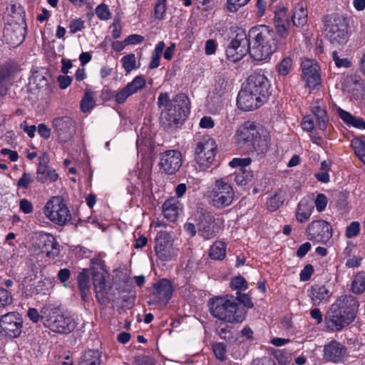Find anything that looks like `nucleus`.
Listing matches in <instances>:
<instances>
[{"label": "nucleus", "instance_id": "f257e3e1", "mask_svg": "<svg viewBox=\"0 0 365 365\" xmlns=\"http://www.w3.org/2000/svg\"><path fill=\"white\" fill-rule=\"evenodd\" d=\"M276 31L264 24L252 26L248 31L250 55L255 61H265L278 49Z\"/></svg>", "mask_w": 365, "mask_h": 365}, {"label": "nucleus", "instance_id": "f03ea898", "mask_svg": "<svg viewBox=\"0 0 365 365\" xmlns=\"http://www.w3.org/2000/svg\"><path fill=\"white\" fill-rule=\"evenodd\" d=\"M359 303L351 295H342L331 305L325 317L327 327L339 331L351 324L358 313Z\"/></svg>", "mask_w": 365, "mask_h": 365}, {"label": "nucleus", "instance_id": "7ed1b4c3", "mask_svg": "<svg viewBox=\"0 0 365 365\" xmlns=\"http://www.w3.org/2000/svg\"><path fill=\"white\" fill-rule=\"evenodd\" d=\"M188 103V98L183 93H178L170 100L167 93H160L158 98V106L165 107L160 117L162 126L170 128L182 124L190 111Z\"/></svg>", "mask_w": 365, "mask_h": 365}, {"label": "nucleus", "instance_id": "20e7f679", "mask_svg": "<svg viewBox=\"0 0 365 365\" xmlns=\"http://www.w3.org/2000/svg\"><path fill=\"white\" fill-rule=\"evenodd\" d=\"M211 314L216 319L230 324L241 323L245 312L232 295L215 297L208 302Z\"/></svg>", "mask_w": 365, "mask_h": 365}, {"label": "nucleus", "instance_id": "39448f33", "mask_svg": "<svg viewBox=\"0 0 365 365\" xmlns=\"http://www.w3.org/2000/svg\"><path fill=\"white\" fill-rule=\"evenodd\" d=\"M41 312L44 326L53 332L68 334L76 327L74 319L58 309L43 307Z\"/></svg>", "mask_w": 365, "mask_h": 365}, {"label": "nucleus", "instance_id": "423d86ee", "mask_svg": "<svg viewBox=\"0 0 365 365\" xmlns=\"http://www.w3.org/2000/svg\"><path fill=\"white\" fill-rule=\"evenodd\" d=\"M326 37L334 46H342L349 38V24L346 19L339 14L327 16L324 19Z\"/></svg>", "mask_w": 365, "mask_h": 365}, {"label": "nucleus", "instance_id": "0eeeda50", "mask_svg": "<svg viewBox=\"0 0 365 365\" xmlns=\"http://www.w3.org/2000/svg\"><path fill=\"white\" fill-rule=\"evenodd\" d=\"M45 217L53 224L66 225L71 220L70 210L61 196L51 197L43 207Z\"/></svg>", "mask_w": 365, "mask_h": 365}, {"label": "nucleus", "instance_id": "6e6552de", "mask_svg": "<svg viewBox=\"0 0 365 365\" xmlns=\"http://www.w3.org/2000/svg\"><path fill=\"white\" fill-rule=\"evenodd\" d=\"M217 144L209 135H204L195 143V160L202 170L210 168L215 158Z\"/></svg>", "mask_w": 365, "mask_h": 365}, {"label": "nucleus", "instance_id": "1a4fd4ad", "mask_svg": "<svg viewBox=\"0 0 365 365\" xmlns=\"http://www.w3.org/2000/svg\"><path fill=\"white\" fill-rule=\"evenodd\" d=\"M235 192L232 185L224 179L216 180L212 190L209 193L212 205L217 208L227 207L234 200Z\"/></svg>", "mask_w": 365, "mask_h": 365}, {"label": "nucleus", "instance_id": "9d476101", "mask_svg": "<svg viewBox=\"0 0 365 365\" xmlns=\"http://www.w3.org/2000/svg\"><path fill=\"white\" fill-rule=\"evenodd\" d=\"M307 239L317 243L327 244L332 237L331 225L323 220H314L306 229Z\"/></svg>", "mask_w": 365, "mask_h": 365}, {"label": "nucleus", "instance_id": "9b49d317", "mask_svg": "<svg viewBox=\"0 0 365 365\" xmlns=\"http://www.w3.org/2000/svg\"><path fill=\"white\" fill-rule=\"evenodd\" d=\"M154 248L156 255L161 261H170L178 255V250L173 246L171 236L165 232L158 233Z\"/></svg>", "mask_w": 365, "mask_h": 365}, {"label": "nucleus", "instance_id": "f8f14e48", "mask_svg": "<svg viewBox=\"0 0 365 365\" xmlns=\"http://www.w3.org/2000/svg\"><path fill=\"white\" fill-rule=\"evenodd\" d=\"M198 232L205 240L214 238L223 227V220L215 218L211 213H202L200 217Z\"/></svg>", "mask_w": 365, "mask_h": 365}, {"label": "nucleus", "instance_id": "ddd939ff", "mask_svg": "<svg viewBox=\"0 0 365 365\" xmlns=\"http://www.w3.org/2000/svg\"><path fill=\"white\" fill-rule=\"evenodd\" d=\"M245 86L264 101L271 93L269 81L262 71L251 74Z\"/></svg>", "mask_w": 365, "mask_h": 365}, {"label": "nucleus", "instance_id": "4468645a", "mask_svg": "<svg viewBox=\"0 0 365 365\" xmlns=\"http://www.w3.org/2000/svg\"><path fill=\"white\" fill-rule=\"evenodd\" d=\"M250 53V43L245 33L237 34L226 49L228 59L233 62L240 61L247 53Z\"/></svg>", "mask_w": 365, "mask_h": 365}, {"label": "nucleus", "instance_id": "2eb2a0df", "mask_svg": "<svg viewBox=\"0 0 365 365\" xmlns=\"http://www.w3.org/2000/svg\"><path fill=\"white\" fill-rule=\"evenodd\" d=\"M182 164V156L178 150H169L160 155V170L168 175L175 174Z\"/></svg>", "mask_w": 365, "mask_h": 365}, {"label": "nucleus", "instance_id": "dca6fc26", "mask_svg": "<svg viewBox=\"0 0 365 365\" xmlns=\"http://www.w3.org/2000/svg\"><path fill=\"white\" fill-rule=\"evenodd\" d=\"M302 70V79L305 81L307 87L310 90L317 88L321 84L319 66L317 62L312 59L306 58L301 63Z\"/></svg>", "mask_w": 365, "mask_h": 365}, {"label": "nucleus", "instance_id": "f3484780", "mask_svg": "<svg viewBox=\"0 0 365 365\" xmlns=\"http://www.w3.org/2000/svg\"><path fill=\"white\" fill-rule=\"evenodd\" d=\"M1 332L10 337H17L21 331L22 321L19 314L9 312L0 318Z\"/></svg>", "mask_w": 365, "mask_h": 365}, {"label": "nucleus", "instance_id": "a211bd4d", "mask_svg": "<svg viewBox=\"0 0 365 365\" xmlns=\"http://www.w3.org/2000/svg\"><path fill=\"white\" fill-rule=\"evenodd\" d=\"M273 21L278 37L282 40L287 39L291 33L287 9L285 6L277 9Z\"/></svg>", "mask_w": 365, "mask_h": 365}, {"label": "nucleus", "instance_id": "6ab92c4d", "mask_svg": "<svg viewBox=\"0 0 365 365\" xmlns=\"http://www.w3.org/2000/svg\"><path fill=\"white\" fill-rule=\"evenodd\" d=\"M264 101L253 93L245 86L242 88L237 98V105L240 110L250 111L260 107Z\"/></svg>", "mask_w": 365, "mask_h": 365}, {"label": "nucleus", "instance_id": "aec40b11", "mask_svg": "<svg viewBox=\"0 0 365 365\" xmlns=\"http://www.w3.org/2000/svg\"><path fill=\"white\" fill-rule=\"evenodd\" d=\"M258 133V129L255 123L246 121L240 125L235 134V143L239 146L247 145L250 147V144L253 140L254 136Z\"/></svg>", "mask_w": 365, "mask_h": 365}, {"label": "nucleus", "instance_id": "412c9836", "mask_svg": "<svg viewBox=\"0 0 365 365\" xmlns=\"http://www.w3.org/2000/svg\"><path fill=\"white\" fill-rule=\"evenodd\" d=\"M52 125L63 141H67L75 133L74 122L69 117L56 118L52 121Z\"/></svg>", "mask_w": 365, "mask_h": 365}, {"label": "nucleus", "instance_id": "4be33fe9", "mask_svg": "<svg viewBox=\"0 0 365 365\" xmlns=\"http://www.w3.org/2000/svg\"><path fill=\"white\" fill-rule=\"evenodd\" d=\"M346 354V348L339 342L333 340L324 348V358L334 363L344 361Z\"/></svg>", "mask_w": 365, "mask_h": 365}, {"label": "nucleus", "instance_id": "5701e85b", "mask_svg": "<svg viewBox=\"0 0 365 365\" xmlns=\"http://www.w3.org/2000/svg\"><path fill=\"white\" fill-rule=\"evenodd\" d=\"M38 247L46 257L54 259L60 253L59 246L55 237L48 233L39 235Z\"/></svg>", "mask_w": 365, "mask_h": 365}, {"label": "nucleus", "instance_id": "b1692460", "mask_svg": "<svg viewBox=\"0 0 365 365\" xmlns=\"http://www.w3.org/2000/svg\"><path fill=\"white\" fill-rule=\"evenodd\" d=\"M309 297L312 304L319 306L329 302L331 292L325 285L314 284L311 287Z\"/></svg>", "mask_w": 365, "mask_h": 365}, {"label": "nucleus", "instance_id": "393cba45", "mask_svg": "<svg viewBox=\"0 0 365 365\" xmlns=\"http://www.w3.org/2000/svg\"><path fill=\"white\" fill-rule=\"evenodd\" d=\"M153 295L159 302L167 304L172 297L173 286L170 282L166 279L158 281L155 285Z\"/></svg>", "mask_w": 365, "mask_h": 365}, {"label": "nucleus", "instance_id": "a878e982", "mask_svg": "<svg viewBox=\"0 0 365 365\" xmlns=\"http://www.w3.org/2000/svg\"><path fill=\"white\" fill-rule=\"evenodd\" d=\"M107 274V271L93 272V284L96 292V297L101 304L105 303L106 301V276Z\"/></svg>", "mask_w": 365, "mask_h": 365}, {"label": "nucleus", "instance_id": "bb28decb", "mask_svg": "<svg viewBox=\"0 0 365 365\" xmlns=\"http://www.w3.org/2000/svg\"><path fill=\"white\" fill-rule=\"evenodd\" d=\"M269 142L270 135L269 133L266 130L258 129V133L254 136L250 147L258 153H264L268 150Z\"/></svg>", "mask_w": 365, "mask_h": 365}, {"label": "nucleus", "instance_id": "cd10ccee", "mask_svg": "<svg viewBox=\"0 0 365 365\" xmlns=\"http://www.w3.org/2000/svg\"><path fill=\"white\" fill-rule=\"evenodd\" d=\"M180 210V202L175 197H170L166 200L163 205V214L170 222H174L177 220Z\"/></svg>", "mask_w": 365, "mask_h": 365}, {"label": "nucleus", "instance_id": "c85d7f7f", "mask_svg": "<svg viewBox=\"0 0 365 365\" xmlns=\"http://www.w3.org/2000/svg\"><path fill=\"white\" fill-rule=\"evenodd\" d=\"M308 19V10L306 3L301 1L296 4L292 9V21L298 28L303 27Z\"/></svg>", "mask_w": 365, "mask_h": 365}, {"label": "nucleus", "instance_id": "c756f323", "mask_svg": "<svg viewBox=\"0 0 365 365\" xmlns=\"http://www.w3.org/2000/svg\"><path fill=\"white\" fill-rule=\"evenodd\" d=\"M336 113L344 123L347 126L359 130H365V120L363 118L355 116L339 107L336 108Z\"/></svg>", "mask_w": 365, "mask_h": 365}, {"label": "nucleus", "instance_id": "7c9ffc66", "mask_svg": "<svg viewBox=\"0 0 365 365\" xmlns=\"http://www.w3.org/2000/svg\"><path fill=\"white\" fill-rule=\"evenodd\" d=\"M314 207L312 204L307 199H302L298 203L295 211V217L298 222H307L313 212Z\"/></svg>", "mask_w": 365, "mask_h": 365}, {"label": "nucleus", "instance_id": "2f4dec72", "mask_svg": "<svg viewBox=\"0 0 365 365\" xmlns=\"http://www.w3.org/2000/svg\"><path fill=\"white\" fill-rule=\"evenodd\" d=\"M311 110L317 118V126L319 129L325 130L329 120L323 103L319 101L312 103Z\"/></svg>", "mask_w": 365, "mask_h": 365}, {"label": "nucleus", "instance_id": "473e14b6", "mask_svg": "<svg viewBox=\"0 0 365 365\" xmlns=\"http://www.w3.org/2000/svg\"><path fill=\"white\" fill-rule=\"evenodd\" d=\"M38 181L44 183L46 182H56L58 178V175L56 170L45 164L39 163L36 170Z\"/></svg>", "mask_w": 365, "mask_h": 365}, {"label": "nucleus", "instance_id": "72a5a7b5", "mask_svg": "<svg viewBox=\"0 0 365 365\" xmlns=\"http://www.w3.org/2000/svg\"><path fill=\"white\" fill-rule=\"evenodd\" d=\"M78 286L81 292V296L83 301H87L91 295V286L89 277L86 272L83 271L78 274Z\"/></svg>", "mask_w": 365, "mask_h": 365}, {"label": "nucleus", "instance_id": "f704fd0d", "mask_svg": "<svg viewBox=\"0 0 365 365\" xmlns=\"http://www.w3.org/2000/svg\"><path fill=\"white\" fill-rule=\"evenodd\" d=\"M234 181L239 186H245L251 182L254 178L253 172L248 168H239L235 172Z\"/></svg>", "mask_w": 365, "mask_h": 365}, {"label": "nucleus", "instance_id": "c9c22d12", "mask_svg": "<svg viewBox=\"0 0 365 365\" xmlns=\"http://www.w3.org/2000/svg\"><path fill=\"white\" fill-rule=\"evenodd\" d=\"M227 245L222 241L215 242L210 248L209 256L214 260H222L226 255Z\"/></svg>", "mask_w": 365, "mask_h": 365}, {"label": "nucleus", "instance_id": "e433bc0d", "mask_svg": "<svg viewBox=\"0 0 365 365\" xmlns=\"http://www.w3.org/2000/svg\"><path fill=\"white\" fill-rule=\"evenodd\" d=\"M96 105V94L91 91H86L81 101V110L83 113L90 112Z\"/></svg>", "mask_w": 365, "mask_h": 365}, {"label": "nucleus", "instance_id": "4c0bfd02", "mask_svg": "<svg viewBox=\"0 0 365 365\" xmlns=\"http://www.w3.org/2000/svg\"><path fill=\"white\" fill-rule=\"evenodd\" d=\"M214 94L223 101H229L230 92L227 82L222 78L218 79L215 85Z\"/></svg>", "mask_w": 365, "mask_h": 365}, {"label": "nucleus", "instance_id": "58836bf2", "mask_svg": "<svg viewBox=\"0 0 365 365\" xmlns=\"http://www.w3.org/2000/svg\"><path fill=\"white\" fill-rule=\"evenodd\" d=\"M79 365H100V355L97 351L88 350L81 357Z\"/></svg>", "mask_w": 365, "mask_h": 365}, {"label": "nucleus", "instance_id": "ea45409f", "mask_svg": "<svg viewBox=\"0 0 365 365\" xmlns=\"http://www.w3.org/2000/svg\"><path fill=\"white\" fill-rule=\"evenodd\" d=\"M284 201V192L282 190H277L267 202V209L272 212L280 207Z\"/></svg>", "mask_w": 365, "mask_h": 365}, {"label": "nucleus", "instance_id": "a19ab883", "mask_svg": "<svg viewBox=\"0 0 365 365\" xmlns=\"http://www.w3.org/2000/svg\"><path fill=\"white\" fill-rule=\"evenodd\" d=\"M146 81L143 76H135L133 81L128 83L125 87L130 96L138 93V91L143 89L145 86Z\"/></svg>", "mask_w": 365, "mask_h": 365}, {"label": "nucleus", "instance_id": "79ce46f5", "mask_svg": "<svg viewBox=\"0 0 365 365\" xmlns=\"http://www.w3.org/2000/svg\"><path fill=\"white\" fill-rule=\"evenodd\" d=\"M351 290L356 294H361L365 290V272L357 273L352 281Z\"/></svg>", "mask_w": 365, "mask_h": 365}, {"label": "nucleus", "instance_id": "37998d69", "mask_svg": "<svg viewBox=\"0 0 365 365\" xmlns=\"http://www.w3.org/2000/svg\"><path fill=\"white\" fill-rule=\"evenodd\" d=\"M123 68L126 73H130L133 70L138 68L136 64V58L134 53H129L121 58Z\"/></svg>", "mask_w": 365, "mask_h": 365}, {"label": "nucleus", "instance_id": "c03bdc74", "mask_svg": "<svg viewBox=\"0 0 365 365\" xmlns=\"http://www.w3.org/2000/svg\"><path fill=\"white\" fill-rule=\"evenodd\" d=\"M293 68V61L292 59L289 57H284L278 64L277 66V71L280 76H287Z\"/></svg>", "mask_w": 365, "mask_h": 365}, {"label": "nucleus", "instance_id": "a18cd8bd", "mask_svg": "<svg viewBox=\"0 0 365 365\" xmlns=\"http://www.w3.org/2000/svg\"><path fill=\"white\" fill-rule=\"evenodd\" d=\"M351 144L356 155L365 164V140L356 139Z\"/></svg>", "mask_w": 365, "mask_h": 365}, {"label": "nucleus", "instance_id": "49530a36", "mask_svg": "<svg viewBox=\"0 0 365 365\" xmlns=\"http://www.w3.org/2000/svg\"><path fill=\"white\" fill-rule=\"evenodd\" d=\"M96 14L99 19L103 21L108 20L111 16L108 6L104 3L99 4L96 8Z\"/></svg>", "mask_w": 365, "mask_h": 365}, {"label": "nucleus", "instance_id": "de8ad7c7", "mask_svg": "<svg viewBox=\"0 0 365 365\" xmlns=\"http://www.w3.org/2000/svg\"><path fill=\"white\" fill-rule=\"evenodd\" d=\"M361 230V225L358 221L351 222L346 228L345 236L349 238L356 237Z\"/></svg>", "mask_w": 365, "mask_h": 365}, {"label": "nucleus", "instance_id": "09e8293b", "mask_svg": "<svg viewBox=\"0 0 365 365\" xmlns=\"http://www.w3.org/2000/svg\"><path fill=\"white\" fill-rule=\"evenodd\" d=\"M230 287L232 289L238 290V292L245 290L247 289V282L243 277L237 276L231 280Z\"/></svg>", "mask_w": 365, "mask_h": 365}, {"label": "nucleus", "instance_id": "8fccbe9b", "mask_svg": "<svg viewBox=\"0 0 365 365\" xmlns=\"http://www.w3.org/2000/svg\"><path fill=\"white\" fill-rule=\"evenodd\" d=\"M34 182V178L31 173L24 172L17 182V187L23 189H28L31 184Z\"/></svg>", "mask_w": 365, "mask_h": 365}, {"label": "nucleus", "instance_id": "3c124183", "mask_svg": "<svg viewBox=\"0 0 365 365\" xmlns=\"http://www.w3.org/2000/svg\"><path fill=\"white\" fill-rule=\"evenodd\" d=\"M12 302L11 294L7 289L0 287V307H5Z\"/></svg>", "mask_w": 365, "mask_h": 365}, {"label": "nucleus", "instance_id": "603ef678", "mask_svg": "<svg viewBox=\"0 0 365 365\" xmlns=\"http://www.w3.org/2000/svg\"><path fill=\"white\" fill-rule=\"evenodd\" d=\"M251 163L252 159L249 157L245 158H235L229 163V165L232 168H247Z\"/></svg>", "mask_w": 365, "mask_h": 365}, {"label": "nucleus", "instance_id": "864d4df0", "mask_svg": "<svg viewBox=\"0 0 365 365\" xmlns=\"http://www.w3.org/2000/svg\"><path fill=\"white\" fill-rule=\"evenodd\" d=\"M91 269L93 272L99 271H107L104 261L100 255L95 256L91 259Z\"/></svg>", "mask_w": 365, "mask_h": 365}, {"label": "nucleus", "instance_id": "5fc2aeb1", "mask_svg": "<svg viewBox=\"0 0 365 365\" xmlns=\"http://www.w3.org/2000/svg\"><path fill=\"white\" fill-rule=\"evenodd\" d=\"M215 356L220 361H224L226 356V346L223 343H215L212 345Z\"/></svg>", "mask_w": 365, "mask_h": 365}, {"label": "nucleus", "instance_id": "6e6d98bb", "mask_svg": "<svg viewBox=\"0 0 365 365\" xmlns=\"http://www.w3.org/2000/svg\"><path fill=\"white\" fill-rule=\"evenodd\" d=\"M166 11V0H158L155 6V16L158 19H163Z\"/></svg>", "mask_w": 365, "mask_h": 365}, {"label": "nucleus", "instance_id": "4d7b16f0", "mask_svg": "<svg viewBox=\"0 0 365 365\" xmlns=\"http://www.w3.org/2000/svg\"><path fill=\"white\" fill-rule=\"evenodd\" d=\"M332 58L335 63V65L338 68H349L351 66V62L347 58H341L337 51H333Z\"/></svg>", "mask_w": 365, "mask_h": 365}, {"label": "nucleus", "instance_id": "13d9d810", "mask_svg": "<svg viewBox=\"0 0 365 365\" xmlns=\"http://www.w3.org/2000/svg\"><path fill=\"white\" fill-rule=\"evenodd\" d=\"M314 272V267L310 264H306L304 268L302 269L299 274L300 280L302 282H306L310 279L312 275Z\"/></svg>", "mask_w": 365, "mask_h": 365}, {"label": "nucleus", "instance_id": "bf43d9fd", "mask_svg": "<svg viewBox=\"0 0 365 365\" xmlns=\"http://www.w3.org/2000/svg\"><path fill=\"white\" fill-rule=\"evenodd\" d=\"M68 28L71 34H76L84 28V21L81 19H73L70 22Z\"/></svg>", "mask_w": 365, "mask_h": 365}, {"label": "nucleus", "instance_id": "052dcab7", "mask_svg": "<svg viewBox=\"0 0 365 365\" xmlns=\"http://www.w3.org/2000/svg\"><path fill=\"white\" fill-rule=\"evenodd\" d=\"M235 299L236 301L238 300L240 302L243 304L247 308H252L254 306L251 297L247 294H243L240 292H237Z\"/></svg>", "mask_w": 365, "mask_h": 365}, {"label": "nucleus", "instance_id": "680f3d73", "mask_svg": "<svg viewBox=\"0 0 365 365\" xmlns=\"http://www.w3.org/2000/svg\"><path fill=\"white\" fill-rule=\"evenodd\" d=\"M327 198L324 194H318L315 200V205L318 212L323 211L327 205Z\"/></svg>", "mask_w": 365, "mask_h": 365}, {"label": "nucleus", "instance_id": "e2e57ef3", "mask_svg": "<svg viewBox=\"0 0 365 365\" xmlns=\"http://www.w3.org/2000/svg\"><path fill=\"white\" fill-rule=\"evenodd\" d=\"M130 96V94L125 86L116 93L115 96V100L118 104H122L124 103Z\"/></svg>", "mask_w": 365, "mask_h": 365}, {"label": "nucleus", "instance_id": "0e129e2a", "mask_svg": "<svg viewBox=\"0 0 365 365\" xmlns=\"http://www.w3.org/2000/svg\"><path fill=\"white\" fill-rule=\"evenodd\" d=\"M19 209L24 214H30L33 212L34 207L29 200L24 198L19 201Z\"/></svg>", "mask_w": 365, "mask_h": 365}, {"label": "nucleus", "instance_id": "69168bd1", "mask_svg": "<svg viewBox=\"0 0 365 365\" xmlns=\"http://www.w3.org/2000/svg\"><path fill=\"white\" fill-rule=\"evenodd\" d=\"M250 0H227V9L230 11H236L240 7L245 6Z\"/></svg>", "mask_w": 365, "mask_h": 365}, {"label": "nucleus", "instance_id": "338daca9", "mask_svg": "<svg viewBox=\"0 0 365 365\" xmlns=\"http://www.w3.org/2000/svg\"><path fill=\"white\" fill-rule=\"evenodd\" d=\"M217 47V43L214 39H209L205 42V52L206 55L210 56L215 53Z\"/></svg>", "mask_w": 365, "mask_h": 365}, {"label": "nucleus", "instance_id": "774afa93", "mask_svg": "<svg viewBox=\"0 0 365 365\" xmlns=\"http://www.w3.org/2000/svg\"><path fill=\"white\" fill-rule=\"evenodd\" d=\"M144 41V37L138 34H132L128 36L125 42L127 45L138 44Z\"/></svg>", "mask_w": 365, "mask_h": 365}]
</instances>
